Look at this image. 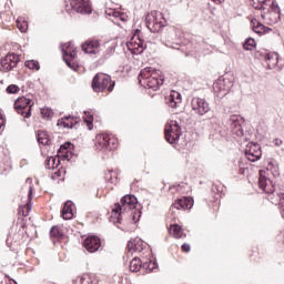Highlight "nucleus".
Here are the masks:
<instances>
[{
    "instance_id": "f257e3e1",
    "label": "nucleus",
    "mask_w": 284,
    "mask_h": 284,
    "mask_svg": "<svg viewBox=\"0 0 284 284\" xmlns=\"http://www.w3.org/2000/svg\"><path fill=\"white\" fill-rule=\"evenodd\" d=\"M268 172L270 166L266 170H260L258 185L263 192L268 194V201H271L273 205H278L280 212L282 216H284V193H276L272 180L267 178L270 176Z\"/></svg>"
},
{
    "instance_id": "f03ea898",
    "label": "nucleus",
    "mask_w": 284,
    "mask_h": 284,
    "mask_svg": "<svg viewBox=\"0 0 284 284\" xmlns=\"http://www.w3.org/2000/svg\"><path fill=\"white\" fill-rule=\"evenodd\" d=\"M138 79L140 85L148 88L149 90H153L154 92H156V90L161 88L163 81H165V79L161 75V71L152 67L142 69Z\"/></svg>"
},
{
    "instance_id": "7ed1b4c3",
    "label": "nucleus",
    "mask_w": 284,
    "mask_h": 284,
    "mask_svg": "<svg viewBox=\"0 0 284 284\" xmlns=\"http://www.w3.org/2000/svg\"><path fill=\"white\" fill-rule=\"evenodd\" d=\"M136 196L134 195H124L121 201L120 204H115V207L112 210V213L114 214V216H116V223H121V215L124 212H130L134 209H136Z\"/></svg>"
},
{
    "instance_id": "20e7f679",
    "label": "nucleus",
    "mask_w": 284,
    "mask_h": 284,
    "mask_svg": "<svg viewBox=\"0 0 284 284\" xmlns=\"http://www.w3.org/2000/svg\"><path fill=\"white\" fill-rule=\"evenodd\" d=\"M91 85L94 92H104V90H108V92H112L116 83L112 81V78L110 75L105 73H98L94 75Z\"/></svg>"
},
{
    "instance_id": "39448f33",
    "label": "nucleus",
    "mask_w": 284,
    "mask_h": 284,
    "mask_svg": "<svg viewBox=\"0 0 284 284\" xmlns=\"http://www.w3.org/2000/svg\"><path fill=\"white\" fill-rule=\"evenodd\" d=\"M145 21L146 28H149L151 32H161V30L168 26L165 16L158 11H152L151 13L146 14Z\"/></svg>"
},
{
    "instance_id": "423d86ee",
    "label": "nucleus",
    "mask_w": 284,
    "mask_h": 284,
    "mask_svg": "<svg viewBox=\"0 0 284 284\" xmlns=\"http://www.w3.org/2000/svg\"><path fill=\"white\" fill-rule=\"evenodd\" d=\"M116 148V140L108 133H100L95 136V150L98 152H112Z\"/></svg>"
},
{
    "instance_id": "0eeeda50",
    "label": "nucleus",
    "mask_w": 284,
    "mask_h": 284,
    "mask_svg": "<svg viewBox=\"0 0 284 284\" xmlns=\"http://www.w3.org/2000/svg\"><path fill=\"white\" fill-rule=\"evenodd\" d=\"M165 140L171 145H176L179 143V139H181V126L178 121L171 120L164 129Z\"/></svg>"
},
{
    "instance_id": "6e6552de",
    "label": "nucleus",
    "mask_w": 284,
    "mask_h": 284,
    "mask_svg": "<svg viewBox=\"0 0 284 284\" xmlns=\"http://www.w3.org/2000/svg\"><path fill=\"white\" fill-rule=\"evenodd\" d=\"M126 48L132 54H142L143 50L146 48V44L145 41H143V33H141V30L136 29L134 31L131 40L126 42Z\"/></svg>"
},
{
    "instance_id": "1a4fd4ad",
    "label": "nucleus",
    "mask_w": 284,
    "mask_h": 284,
    "mask_svg": "<svg viewBox=\"0 0 284 284\" xmlns=\"http://www.w3.org/2000/svg\"><path fill=\"white\" fill-rule=\"evenodd\" d=\"M32 105H34L32 100L26 97H20L14 102V110L18 114L24 116V119H30L32 116Z\"/></svg>"
},
{
    "instance_id": "9d476101",
    "label": "nucleus",
    "mask_w": 284,
    "mask_h": 284,
    "mask_svg": "<svg viewBox=\"0 0 284 284\" xmlns=\"http://www.w3.org/2000/svg\"><path fill=\"white\" fill-rule=\"evenodd\" d=\"M62 54L64 63H67L71 70H77V68H79L77 62H74V59H77V49L72 42L65 43L62 47Z\"/></svg>"
},
{
    "instance_id": "9b49d317",
    "label": "nucleus",
    "mask_w": 284,
    "mask_h": 284,
    "mask_svg": "<svg viewBox=\"0 0 284 284\" xmlns=\"http://www.w3.org/2000/svg\"><path fill=\"white\" fill-rule=\"evenodd\" d=\"M265 10L266 12L261 13L262 19H267V21L273 24L281 21V7H278V3L273 2V4H268Z\"/></svg>"
},
{
    "instance_id": "f8f14e48",
    "label": "nucleus",
    "mask_w": 284,
    "mask_h": 284,
    "mask_svg": "<svg viewBox=\"0 0 284 284\" xmlns=\"http://www.w3.org/2000/svg\"><path fill=\"white\" fill-rule=\"evenodd\" d=\"M191 108L199 116H205L210 112V103L203 98H193L191 101Z\"/></svg>"
},
{
    "instance_id": "ddd939ff",
    "label": "nucleus",
    "mask_w": 284,
    "mask_h": 284,
    "mask_svg": "<svg viewBox=\"0 0 284 284\" xmlns=\"http://www.w3.org/2000/svg\"><path fill=\"white\" fill-rule=\"evenodd\" d=\"M245 121L241 115H231L227 120V125L231 128V132L233 136H243L245 132L243 131V123Z\"/></svg>"
},
{
    "instance_id": "4468645a",
    "label": "nucleus",
    "mask_w": 284,
    "mask_h": 284,
    "mask_svg": "<svg viewBox=\"0 0 284 284\" xmlns=\"http://www.w3.org/2000/svg\"><path fill=\"white\" fill-rule=\"evenodd\" d=\"M70 6L79 14H92L90 0H71Z\"/></svg>"
},
{
    "instance_id": "2eb2a0df",
    "label": "nucleus",
    "mask_w": 284,
    "mask_h": 284,
    "mask_svg": "<svg viewBox=\"0 0 284 284\" xmlns=\"http://www.w3.org/2000/svg\"><path fill=\"white\" fill-rule=\"evenodd\" d=\"M83 247L87 252H90V254H94V252L101 250V239L95 235H89L83 241Z\"/></svg>"
},
{
    "instance_id": "dca6fc26",
    "label": "nucleus",
    "mask_w": 284,
    "mask_h": 284,
    "mask_svg": "<svg viewBox=\"0 0 284 284\" xmlns=\"http://www.w3.org/2000/svg\"><path fill=\"white\" fill-rule=\"evenodd\" d=\"M0 63L2 72H10V70H14V67L19 63V55L8 53Z\"/></svg>"
},
{
    "instance_id": "f3484780",
    "label": "nucleus",
    "mask_w": 284,
    "mask_h": 284,
    "mask_svg": "<svg viewBox=\"0 0 284 284\" xmlns=\"http://www.w3.org/2000/svg\"><path fill=\"white\" fill-rule=\"evenodd\" d=\"M162 43L166 45V48H172L173 50H180L181 42L176 39V31L171 29L168 33H165L162 39Z\"/></svg>"
},
{
    "instance_id": "a211bd4d",
    "label": "nucleus",
    "mask_w": 284,
    "mask_h": 284,
    "mask_svg": "<svg viewBox=\"0 0 284 284\" xmlns=\"http://www.w3.org/2000/svg\"><path fill=\"white\" fill-rule=\"evenodd\" d=\"M82 50L87 54H99L101 51V42L99 40H89L82 44Z\"/></svg>"
},
{
    "instance_id": "6ab92c4d",
    "label": "nucleus",
    "mask_w": 284,
    "mask_h": 284,
    "mask_svg": "<svg viewBox=\"0 0 284 284\" xmlns=\"http://www.w3.org/2000/svg\"><path fill=\"white\" fill-rule=\"evenodd\" d=\"M194 206V200L192 197L178 199L171 206L172 210H192Z\"/></svg>"
},
{
    "instance_id": "aec40b11",
    "label": "nucleus",
    "mask_w": 284,
    "mask_h": 284,
    "mask_svg": "<svg viewBox=\"0 0 284 284\" xmlns=\"http://www.w3.org/2000/svg\"><path fill=\"white\" fill-rule=\"evenodd\" d=\"M78 123H81V118L79 116H72V115H67L60 120H58V125L62 128H74V125H78Z\"/></svg>"
},
{
    "instance_id": "412c9836",
    "label": "nucleus",
    "mask_w": 284,
    "mask_h": 284,
    "mask_svg": "<svg viewBox=\"0 0 284 284\" xmlns=\"http://www.w3.org/2000/svg\"><path fill=\"white\" fill-rule=\"evenodd\" d=\"M251 26H252L253 32H255L256 34H268V32H272L271 28L265 27L263 23H261L256 19H253L251 21Z\"/></svg>"
},
{
    "instance_id": "4be33fe9",
    "label": "nucleus",
    "mask_w": 284,
    "mask_h": 284,
    "mask_svg": "<svg viewBox=\"0 0 284 284\" xmlns=\"http://www.w3.org/2000/svg\"><path fill=\"white\" fill-rule=\"evenodd\" d=\"M252 2H253V8L255 10H263V11H265V10H267L268 6H274V3L276 1H274V0H252Z\"/></svg>"
},
{
    "instance_id": "5701e85b",
    "label": "nucleus",
    "mask_w": 284,
    "mask_h": 284,
    "mask_svg": "<svg viewBox=\"0 0 284 284\" xmlns=\"http://www.w3.org/2000/svg\"><path fill=\"white\" fill-rule=\"evenodd\" d=\"M181 103H182L181 93L176 91H172L168 100V104L170 105V108H176L181 105Z\"/></svg>"
},
{
    "instance_id": "b1692460",
    "label": "nucleus",
    "mask_w": 284,
    "mask_h": 284,
    "mask_svg": "<svg viewBox=\"0 0 284 284\" xmlns=\"http://www.w3.org/2000/svg\"><path fill=\"white\" fill-rule=\"evenodd\" d=\"M129 252H143V242L141 240H131L128 243Z\"/></svg>"
},
{
    "instance_id": "393cba45",
    "label": "nucleus",
    "mask_w": 284,
    "mask_h": 284,
    "mask_svg": "<svg viewBox=\"0 0 284 284\" xmlns=\"http://www.w3.org/2000/svg\"><path fill=\"white\" fill-rule=\"evenodd\" d=\"M73 216L72 202L68 201L64 203V207L62 209V219H64V221H70Z\"/></svg>"
},
{
    "instance_id": "a878e982",
    "label": "nucleus",
    "mask_w": 284,
    "mask_h": 284,
    "mask_svg": "<svg viewBox=\"0 0 284 284\" xmlns=\"http://www.w3.org/2000/svg\"><path fill=\"white\" fill-rule=\"evenodd\" d=\"M61 163L59 158L50 156L45 160V168L47 170H57Z\"/></svg>"
},
{
    "instance_id": "bb28decb",
    "label": "nucleus",
    "mask_w": 284,
    "mask_h": 284,
    "mask_svg": "<svg viewBox=\"0 0 284 284\" xmlns=\"http://www.w3.org/2000/svg\"><path fill=\"white\" fill-rule=\"evenodd\" d=\"M170 234L174 236V239H183L185 234L183 233V227L179 224H173L170 227Z\"/></svg>"
},
{
    "instance_id": "cd10ccee",
    "label": "nucleus",
    "mask_w": 284,
    "mask_h": 284,
    "mask_svg": "<svg viewBox=\"0 0 284 284\" xmlns=\"http://www.w3.org/2000/svg\"><path fill=\"white\" fill-rule=\"evenodd\" d=\"M38 143H41V145H50L51 140L50 135L48 134V131H38Z\"/></svg>"
},
{
    "instance_id": "c85d7f7f",
    "label": "nucleus",
    "mask_w": 284,
    "mask_h": 284,
    "mask_svg": "<svg viewBox=\"0 0 284 284\" xmlns=\"http://www.w3.org/2000/svg\"><path fill=\"white\" fill-rule=\"evenodd\" d=\"M159 267V264L153 261L144 262L142 264V272L143 274H150V272H154Z\"/></svg>"
},
{
    "instance_id": "c756f323",
    "label": "nucleus",
    "mask_w": 284,
    "mask_h": 284,
    "mask_svg": "<svg viewBox=\"0 0 284 284\" xmlns=\"http://www.w3.org/2000/svg\"><path fill=\"white\" fill-rule=\"evenodd\" d=\"M129 270H130V272H140L141 270H143V263L141 262V258L134 257L130 262Z\"/></svg>"
},
{
    "instance_id": "7c9ffc66",
    "label": "nucleus",
    "mask_w": 284,
    "mask_h": 284,
    "mask_svg": "<svg viewBox=\"0 0 284 284\" xmlns=\"http://www.w3.org/2000/svg\"><path fill=\"white\" fill-rule=\"evenodd\" d=\"M74 284H94V277L90 274H83L75 278Z\"/></svg>"
},
{
    "instance_id": "2f4dec72",
    "label": "nucleus",
    "mask_w": 284,
    "mask_h": 284,
    "mask_svg": "<svg viewBox=\"0 0 284 284\" xmlns=\"http://www.w3.org/2000/svg\"><path fill=\"white\" fill-rule=\"evenodd\" d=\"M266 59L271 68H276V65L278 64V54L276 53H268L266 55Z\"/></svg>"
},
{
    "instance_id": "473e14b6",
    "label": "nucleus",
    "mask_w": 284,
    "mask_h": 284,
    "mask_svg": "<svg viewBox=\"0 0 284 284\" xmlns=\"http://www.w3.org/2000/svg\"><path fill=\"white\" fill-rule=\"evenodd\" d=\"M256 152L261 154V145L252 142L248 143V145L246 146L245 153L256 154Z\"/></svg>"
},
{
    "instance_id": "72a5a7b5",
    "label": "nucleus",
    "mask_w": 284,
    "mask_h": 284,
    "mask_svg": "<svg viewBox=\"0 0 284 284\" xmlns=\"http://www.w3.org/2000/svg\"><path fill=\"white\" fill-rule=\"evenodd\" d=\"M84 121L89 128V130H92L94 128V116L92 114H90V112L84 111Z\"/></svg>"
},
{
    "instance_id": "f704fd0d",
    "label": "nucleus",
    "mask_w": 284,
    "mask_h": 284,
    "mask_svg": "<svg viewBox=\"0 0 284 284\" xmlns=\"http://www.w3.org/2000/svg\"><path fill=\"white\" fill-rule=\"evenodd\" d=\"M72 148H73V145L70 142L62 144L60 148V150H65V152L63 153V156L67 159V161H70V159H71L70 150H72Z\"/></svg>"
},
{
    "instance_id": "c9c22d12",
    "label": "nucleus",
    "mask_w": 284,
    "mask_h": 284,
    "mask_svg": "<svg viewBox=\"0 0 284 284\" xmlns=\"http://www.w3.org/2000/svg\"><path fill=\"white\" fill-rule=\"evenodd\" d=\"M17 28L20 32H28V21L23 20V18H18Z\"/></svg>"
},
{
    "instance_id": "e433bc0d",
    "label": "nucleus",
    "mask_w": 284,
    "mask_h": 284,
    "mask_svg": "<svg viewBox=\"0 0 284 284\" xmlns=\"http://www.w3.org/2000/svg\"><path fill=\"white\" fill-rule=\"evenodd\" d=\"M244 50H254L256 48V40L254 38H248L243 44Z\"/></svg>"
},
{
    "instance_id": "4c0bfd02",
    "label": "nucleus",
    "mask_w": 284,
    "mask_h": 284,
    "mask_svg": "<svg viewBox=\"0 0 284 284\" xmlns=\"http://www.w3.org/2000/svg\"><path fill=\"white\" fill-rule=\"evenodd\" d=\"M24 65L29 68V70H40L41 67L39 65L38 61L34 60H28L24 62Z\"/></svg>"
},
{
    "instance_id": "58836bf2",
    "label": "nucleus",
    "mask_w": 284,
    "mask_h": 284,
    "mask_svg": "<svg viewBox=\"0 0 284 284\" xmlns=\"http://www.w3.org/2000/svg\"><path fill=\"white\" fill-rule=\"evenodd\" d=\"M50 235H51L53 239H63V233H61V231L59 230V226H53V227L50 230Z\"/></svg>"
},
{
    "instance_id": "ea45409f",
    "label": "nucleus",
    "mask_w": 284,
    "mask_h": 284,
    "mask_svg": "<svg viewBox=\"0 0 284 284\" xmlns=\"http://www.w3.org/2000/svg\"><path fill=\"white\" fill-rule=\"evenodd\" d=\"M131 216H132L133 223H139V221L141 219V210L132 209L131 210Z\"/></svg>"
},
{
    "instance_id": "a19ab883",
    "label": "nucleus",
    "mask_w": 284,
    "mask_h": 284,
    "mask_svg": "<svg viewBox=\"0 0 284 284\" xmlns=\"http://www.w3.org/2000/svg\"><path fill=\"white\" fill-rule=\"evenodd\" d=\"M245 156L248 161L254 163L255 161H258V159H261V153L258 152L252 153L251 151L250 153H245Z\"/></svg>"
},
{
    "instance_id": "79ce46f5",
    "label": "nucleus",
    "mask_w": 284,
    "mask_h": 284,
    "mask_svg": "<svg viewBox=\"0 0 284 284\" xmlns=\"http://www.w3.org/2000/svg\"><path fill=\"white\" fill-rule=\"evenodd\" d=\"M225 85V80H220L219 83L215 84V88H219L221 92H224V94H227L230 92V87H223Z\"/></svg>"
},
{
    "instance_id": "37998d69",
    "label": "nucleus",
    "mask_w": 284,
    "mask_h": 284,
    "mask_svg": "<svg viewBox=\"0 0 284 284\" xmlns=\"http://www.w3.org/2000/svg\"><path fill=\"white\" fill-rule=\"evenodd\" d=\"M19 85H17V84H11V85H9L8 88H7V93L8 94H17V92H19Z\"/></svg>"
},
{
    "instance_id": "c03bdc74",
    "label": "nucleus",
    "mask_w": 284,
    "mask_h": 284,
    "mask_svg": "<svg viewBox=\"0 0 284 284\" xmlns=\"http://www.w3.org/2000/svg\"><path fill=\"white\" fill-rule=\"evenodd\" d=\"M105 14H108L109 17H114V19H118L119 17H121V12L114 9L106 10Z\"/></svg>"
},
{
    "instance_id": "a18cd8bd",
    "label": "nucleus",
    "mask_w": 284,
    "mask_h": 284,
    "mask_svg": "<svg viewBox=\"0 0 284 284\" xmlns=\"http://www.w3.org/2000/svg\"><path fill=\"white\" fill-rule=\"evenodd\" d=\"M41 114L43 119H48V120L52 119V111L50 109H42Z\"/></svg>"
},
{
    "instance_id": "49530a36",
    "label": "nucleus",
    "mask_w": 284,
    "mask_h": 284,
    "mask_svg": "<svg viewBox=\"0 0 284 284\" xmlns=\"http://www.w3.org/2000/svg\"><path fill=\"white\" fill-rule=\"evenodd\" d=\"M190 250H191L190 244L184 243V244L182 245V252H190Z\"/></svg>"
},
{
    "instance_id": "de8ad7c7",
    "label": "nucleus",
    "mask_w": 284,
    "mask_h": 284,
    "mask_svg": "<svg viewBox=\"0 0 284 284\" xmlns=\"http://www.w3.org/2000/svg\"><path fill=\"white\" fill-rule=\"evenodd\" d=\"M59 176H61V170H58L57 172H54V173L52 174V179H53V180L59 179Z\"/></svg>"
},
{
    "instance_id": "09e8293b",
    "label": "nucleus",
    "mask_w": 284,
    "mask_h": 284,
    "mask_svg": "<svg viewBox=\"0 0 284 284\" xmlns=\"http://www.w3.org/2000/svg\"><path fill=\"white\" fill-rule=\"evenodd\" d=\"M118 19H120L121 21H126L125 14L122 12H120V16H118Z\"/></svg>"
},
{
    "instance_id": "8fccbe9b",
    "label": "nucleus",
    "mask_w": 284,
    "mask_h": 284,
    "mask_svg": "<svg viewBox=\"0 0 284 284\" xmlns=\"http://www.w3.org/2000/svg\"><path fill=\"white\" fill-rule=\"evenodd\" d=\"M28 199L29 201H32V186L29 187Z\"/></svg>"
},
{
    "instance_id": "3c124183",
    "label": "nucleus",
    "mask_w": 284,
    "mask_h": 284,
    "mask_svg": "<svg viewBox=\"0 0 284 284\" xmlns=\"http://www.w3.org/2000/svg\"><path fill=\"white\" fill-rule=\"evenodd\" d=\"M8 284H18L17 281H14L13 278H9Z\"/></svg>"
},
{
    "instance_id": "603ef678",
    "label": "nucleus",
    "mask_w": 284,
    "mask_h": 284,
    "mask_svg": "<svg viewBox=\"0 0 284 284\" xmlns=\"http://www.w3.org/2000/svg\"><path fill=\"white\" fill-rule=\"evenodd\" d=\"M190 54H192V51L186 52V57H190Z\"/></svg>"
},
{
    "instance_id": "864d4df0",
    "label": "nucleus",
    "mask_w": 284,
    "mask_h": 284,
    "mask_svg": "<svg viewBox=\"0 0 284 284\" xmlns=\"http://www.w3.org/2000/svg\"><path fill=\"white\" fill-rule=\"evenodd\" d=\"M215 3H221V0H213Z\"/></svg>"
}]
</instances>
